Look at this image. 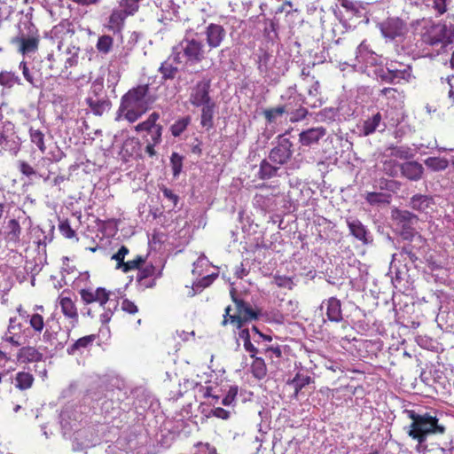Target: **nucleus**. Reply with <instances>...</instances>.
Wrapping results in <instances>:
<instances>
[{
    "label": "nucleus",
    "mask_w": 454,
    "mask_h": 454,
    "mask_svg": "<svg viewBox=\"0 0 454 454\" xmlns=\"http://www.w3.org/2000/svg\"><path fill=\"white\" fill-rule=\"evenodd\" d=\"M390 272L394 274L392 277V283L395 288L401 293L409 291L411 283L410 281V274L407 265L404 264L402 267H396L393 266V262H391Z\"/></svg>",
    "instance_id": "obj_19"
},
{
    "label": "nucleus",
    "mask_w": 454,
    "mask_h": 454,
    "mask_svg": "<svg viewBox=\"0 0 454 454\" xmlns=\"http://www.w3.org/2000/svg\"><path fill=\"white\" fill-rule=\"evenodd\" d=\"M29 135L31 142L35 144L42 153H43L45 151L44 133L39 129H34L31 127L29 129Z\"/></svg>",
    "instance_id": "obj_51"
},
{
    "label": "nucleus",
    "mask_w": 454,
    "mask_h": 454,
    "mask_svg": "<svg viewBox=\"0 0 454 454\" xmlns=\"http://www.w3.org/2000/svg\"><path fill=\"white\" fill-rule=\"evenodd\" d=\"M86 104L93 114L97 116L103 115V114L110 110L112 106V102L107 97L103 98H96L95 99L92 97H89L86 98Z\"/></svg>",
    "instance_id": "obj_31"
},
{
    "label": "nucleus",
    "mask_w": 454,
    "mask_h": 454,
    "mask_svg": "<svg viewBox=\"0 0 454 454\" xmlns=\"http://www.w3.org/2000/svg\"><path fill=\"white\" fill-rule=\"evenodd\" d=\"M20 43V51L22 54H28L35 52L38 49L39 37L31 36L25 37L24 35L17 36L12 39V43Z\"/></svg>",
    "instance_id": "obj_35"
},
{
    "label": "nucleus",
    "mask_w": 454,
    "mask_h": 454,
    "mask_svg": "<svg viewBox=\"0 0 454 454\" xmlns=\"http://www.w3.org/2000/svg\"><path fill=\"white\" fill-rule=\"evenodd\" d=\"M218 277L217 273H213L203 277L198 282H195L192 286V291L190 296H194L197 293L201 292L204 288L209 286L213 281Z\"/></svg>",
    "instance_id": "obj_47"
},
{
    "label": "nucleus",
    "mask_w": 454,
    "mask_h": 454,
    "mask_svg": "<svg viewBox=\"0 0 454 454\" xmlns=\"http://www.w3.org/2000/svg\"><path fill=\"white\" fill-rule=\"evenodd\" d=\"M200 125L207 129H210L214 127V116L216 108V102H213L209 105L200 106Z\"/></svg>",
    "instance_id": "obj_34"
},
{
    "label": "nucleus",
    "mask_w": 454,
    "mask_h": 454,
    "mask_svg": "<svg viewBox=\"0 0 454 454\" xmlns=\"http://www.w3.org/2000/svg\"><path fill=\"white\" fill-rule=\"evenodd\" d=\"M127 15L122 11L114 10L109 16V28L114 33L119 32L123 26Z\"/></svg>",
    "instance_id": "obj_39"
},
{
    "label": "nucleus",
    "mask_w": 454,
    "mask_h": 454,
    "mask_svg": "<svg viewBox=\"0 0 454 454\" xmlns=\"http://www.w3.org/2000/svg\"><path fill=\"white\" fill-rule=\"evenodd\" d=\"M274 283L280 288H287L292 290L295 286L293 277L276 274L273 277Z\"/></svg>",
    "instance_id": "obj_58"
},
{
    "label": "nucleus",
    "mask_w": 454,
    "mask_h": 454,
    "mask_svg": "<svg viewBox=\"0 0 454 454\" xmlns=\"http://www.w3.org/2000/svg\"><path fill=\"white\" fill-rule=\"evenodd\" d=\"M338 114H339L338 108L325 107L317 113V120L320 121L332 122V121H335Z\"/></svg>",
    "instance_id": "obj_52"
},
{
    "label": "nucleus",
    "mask_w": 454,
    "mask_h": 454,
    "mask_svg": "<svg viewBox=\"0 0 454 454\" xmlns=\"http://www.w3.org/2000/svg\"><path fill=\"white\" fill-rule=\"evenodd\" d=\"M356 60L365 67H383L381 57L369 48L366 41H363L356 48Z\"/></svg>",
    "instance_id": "obj_13"
},
{
    "label": "nucleus",
    "mask_w": 454,
    "mask_h": 454,
    "mask_svg": "<svg viewBox=\"0 0 454 454\" xmlns=\"http://www.w3.org/2000/svg\"><path fill=\"white\" fill-rule=\"evenodd\" d=\"M344 275L343 267L337 265L335 268L326 269L325 276L327 277L326 281L331 285H336V281L339 278H342Z\"/></svg>",
    "instance_id": "obj_53"
},
{
    "label": "nucleus",
    "mask_w": 454,
    "mask_h": 454,
    "mask_svg": "<svg viewBox=\"0 0 454 454\" xmlns=\"http://www.w3.org/2000/svg\"><path fill=\"white\" fill-rule=\"evenodd\" d=\"M113 45L114 38L109 35H102L98 39L96 49L99 53L106 55L112 51Z\"/></svg>",
    "instance_id": "obj_45"
},
{
    "label": "nucleus",
    "mask_w": 454,
    "mask_h": 454,
    "mask_svg": "<svg viewBox=\"0 0 454 454\" xmlns=\"http://www.w3.org/2000/svg\"><path fill=\"white\" fill-rule=\"evenodd\" d=\"M394 167L398 168L401 176L409 181L418 182L423 178L425 168L423 165L416 160H406L395 162Z\"/></svg>",
    "instance_id": "obj_16"
},
{
    "label": "nucleus",
    "mask_w": 454,
    "mask_h": 454,
    "mask_svg": "<svg viewBox=\"0 0 454 454\" xmlns=\"http://www.w3.org/2000/svg\"><path fill=\"white\" fill-rule=\"evenodd\" d=\"M212 91L211 78L203 76L200 80L197 81L194 85L190 87L189 103L193 107L199 108L200 106L215 102L211 96Z\"/></svg>",
    "instance_id": "obj_7"
},
{
    "label": "nucleus",
    "mask_w": 454,
    "mask_h": 454,
    "mask_svg": "<svg viewBox=\"0 0 454 454\" xmlns=\"http://www.w3.org/2000/svg\"><path fill=\"white\" fill-rule=\"evenodd\" d=\"M70 291L65 289L59 296V304L61 306L62 313L68 318L73 320V326L78 323V312L74 302L70 297L64 296L65 294H69Z\"/></svg>",
    "instance_id": "obj_27"
},
{
    "label": "nucleus",
    "mask_w": 454,
    "mask_h": 454,
    "mask_svg": "<svg viewBox=\"0 0 454 454\" xmlns=\"http://www.w3.org/2000/svg\"><path fill=\"white\" fill-rule=\"evenodd\" d=\"M435 204L434 199L431 195L416 193L408 202V207L419 213H427L428 208Z\"/></svg>",
    "instance_id": "obj_25"
},
{
    "label": "nucleus",
    "mask_w": 454,
    "mask_h": 454,
    "mask_svg": "<svg viewBox=\"0 0 454 454\" xmlns=\"http://www.w3.org/2000/svg\"><path fill=\"white\" fill-rule=\"evenodd\" d=\"M295 192L296 189H293L292 191H289L284 197L283 207L288 212L296 210L298 207V200L294 199Z\"/></svg>",
    "instance_id": "obj_60"
},
{
    "label": "nucleus",
    "mask_w": 454,
    "mask_h": 454,
    "mask_svg": "<svg viewBox=\"0 0 454 454\" xmlns=\"http://www.w3.org/2000/svg\"><path fill=\"white\" fill-rule=\"evenodd\" d=\"M145 261L146 257L137 255L134 260L125 262L124 265H122L120 269H121V270L125 273L132 270H138L145 263Z\"/></svg>",
    "instance_id": "obj_56"
},
{
    "label": "nucleus",
    "mask_w": 454,
    "mask_h": 454,
    "mask_svg": "<svg viewBox=\"0 0 454 454\" xmlns=\"http://www.w3.org/2000/svg\"><path fill=\"white\" fill-rule=\"evenodd\" d=\"M256 57L257 69L266 81V74H270L272 66V55L268 51L260 48L256 53Z\"/></svg>",
    "instance_id": "obj_32"
},
{
    "label": "nucleus",
    "mask_w": 454,
    "mask_h": 454,
    "mask_svg": "<svg viewBox=\"0 0 454 454\" xmlns=\"http://www.w3.org/2000/svg\"><path fill=\"white\" fill-rule=\"evenodd\" d=\"M278 20H270L268 22H266L265 27H264V34L266 37L273 41L275 38L278 37Z\"/></svg>",
    "instance_id": "obj_64"
},
{
    "label": "nucleus",
    "mask_w": 454,
    "mask_h": 454,
    "mask_svg": "<svg viewBox=\"0 0 454 454\" xmlns=\"http://www.w3.org/2000/svg\"><path fill=\"white\" fill-rule=\"evenodd\" d=\"M149 84H140L129 90L121 98L116 121L122 116L130 123L137 121L155 102Z\"/></svg>",
    "instance_id": "obj_2"
},
{
    "label": "nucleus",
    "mask_w": 454,
    "mask_h": 454,
    "mask_svg": "<svg viewBox=\"0 0 454 454\" xmlns=\"http://www.w3.org/2000/svg\"><path fill=\"white\" fill-rule=\"evenodd\" d=\"M97 334L86 335L76 340L71 346L67 349L69 356H74L78 352H81L83 348H88L92 346L94 340L97 339Z\"/></svg>",
    "instance_id": "obj_36"
},
{
    "label": "nucleus",
    "mask_w": 454,
    "mask_h": 454,
    "mask_svg": "<svg viewBox=\"0 0 454 454\" xmlns=\"http://www.w3.org/2000/svg\"><path fill=\"white\" fill-rule=\"evenodd\" d=\"M99 388L104 392L103 396L106 400L101 403V409L105 412H109L110 410L120 409V403L114 402V398L117 396V401H120L119 395L121 394V388H110L109 383H103L99 386Z\"/></svg>",
    "instance_id": "obj_22"
},
{
    "label": "nucleus",
    "mask_w": 454,
    "mask_h": 454,
    "mask_svg": "<svg viewBox=\"0 0 454 454\" xmlns=\"http://www.w3.org/2000/svg\"><path fill=\"white\" fill-rule=\"evenodd\" d=\"M312 382V378L308 374L298 372L294 379L288 381L289 385H292L294 388L295 394L300 392L304 387Z\"/></svg>",
    "instance_id": "obj_42"
},
{
    "label": "nucleus",
    "mask_w": 454,
    "mask_h": 454,
    "mask_svg": "<svg viewBox=\"0 0 454 454\" xmlns=\"http://www.w3.org/2000/svg\"><path fill=\"white\" fill-rule=\"evenodd\" d=\"M391 196L383 192H368L365 200L372 206L387 205L390 203Z\"/></svg>",
    "instance_id": "obj_40"
},
{
    "label": "nucleus",
    "mask_w": 454,
    "mask_h": 454,
    "mask_svg": "<svg viewBox=\"0 0 454 454\" xmlns=\"http://www.w3.org/2000/svg\"><path fill=\"white\" fill-rule=\"evenodd\" d=\"M183 161L184 156L176 152L172 153L170 156V165L174 177H176L180 175L183 168Z\"/></svg>",
    "instance_id": "obj_54"
},
{
    "label": "nucleus",
    "mask_w": 454,
    "mask_h": 454,
    "mask_svg": "<svg viewBox=\"0 0 454 454\" xmlns=\"http://www.w3.org/2000/svg\"><path fill=\"white\" fill-rule=\"evenodd\" d=\"M288 111L286 114L289 116L291 122H298L304 120L309 114L307 108L303 107L301 104L299 105L298 108H292L291 104H287Z\"/></svg>",
    "instance_id": "obj_43"
},
{
    "label": "nucleus",
    "mask_w": 454,
    "mask_h": 454,
    "mask_svg": "<svg viewBox=\"0 0 454 454\" xmlns=\"http://www.w3.org/2000/svg\"><path fill=\"white\" fill-rule=\"evenodd\" d=\"M16 387L20 390H26L32 387L34 383V377L29 372H20L15 377Z\"/></svg>",
    "instance_id": "obj_44"
},
{
    "label": "nucleus",
    "mask_w": 454,
    "mask_h": 454,
    "mask_svg": "<svg viewBox=\"0 0 454 454\" xmlns=\"http://www.w3.org/2000/svg\"><path fill=\"white\" fill-rule=\"evenodd\" d=\"M192 118L190 115H186L176 121L170 126V131L173 137H176L181 136V134L187 129L188 125L191 123Z\"/></svg>",
    "instance_id": "obj_48"
},
{
    "label": "nucleus",
    "mask_w": 454,
    "mask_h": 454,
    "mask_svg": "<svg viewBox=\"0 0 454 454\" xmlns=\"http://www.w3.org/2000/svg\"><path fill=\"white\" fill-rule=\"evenodd\" d=\"M204 35L206 36V44L209 50L219 48L227 36V31L224 27L218 23H209L205 27Z\"/></svg>",
    "instance_id": "obj_14"
},
{
    "label": "nucleus",
    "mask_w": 454,
    "mask_h": 454,
    "mask_svg": "<svg viewBox=\"0 0 454 454\" xmlns=\"http://www.w3.org/2000/svg\"><path fill=\"white\" fill-rule=\"evenodd\" d=\"M341 7L347 12H350L354 16L361 17V5L357 2L352 0H338Z\"/></svg>",
    "instance_id": "obj_62"
},
{
    "label": "nucleus",
    "mask_w": 454,
    "mask_h": 454,
    "mask_svg": "<svg viewBox=\"0 0 454 454\" xmlns=\"http://www.w3.org/2000/svg\"><path fill=\"white\" fill-rule=\"evenodd\" d=\"M380 190H387L391 192H397L402 184L394 179L380 178L378 182Z\"/></svg>",
    "instance_id": "obj_55"
},
{
    "label": "nucleus",
    "mask_w": 454,
    "mask_h": 454,
    "mask_svg": "<svg viewBox=\"0 0 454 454\" xmlns=\"http://www.w3.org/2000/svg\"><path fill=\"white\" fill-rule=\"evenodd\" d=\"M100 442L101 437L98 429L96 426H90L75 433L73 441V450L74 451H83L98 445Z\"/></svg>",
    "instance_id": "obj_8"
},
{
    "label": "nucleus",
    "mask_w": 454,
    "mask_h": 454,
    "mask_svg": "<svg viewBox=\"0 0 454 454\" xmlns=\"http://www.w3.org/2000/svg\"><path fill=\"white\" fill-rule=\"evenodd\" d=\"M421 40L429 46L441 44L442 48H445L454 43V24L446 21H432L426 27V31L421 35Z\"/></svg>",
    "instance_id": "obj_6"
},
{
    "label": "nucleus",
    "mask_w": 454,
    "mask_h": 454,
    "mask_svg": "<svg viewBox=\"0 0 454 454\" xmlns=\"http://www.w3.org/2000/svg\"><path fill=\"white\" fill-rule=\"evenodd\" d=\"M288 111L287 104L278 106L277 107L265 109L263 115L268 123H273L276 121L278 116H281L283 114H286Z\"/></svg>",
    "instance_id": "obj_46"
},
{
    "label": "nucleus",
    "mask_w": 454,
    "mask_h": 454,
    "mask_svg": "<svg viewBox=\"0 0 454 454\" xmlns=\"http://www.w3.org/2000/svg\"><path fill=\"white\" fill-rule=\"evenodd\" d=\"M372 74L381 82L389 84H398L402 81L409 82L414 78L411 65L396 60L387 61L385 66L373 69Z\"/></svg>",
    "instance_id": "obj_5"
},
{
    "label": "nucleus",
    "mask_w": 454,
    "mask_h": 454,
    "mask_svg": "<svg viewBox=\"0 0 454 454\" xmlns=\"http://www.w3.org/2000/svg\"><path fill=\"white\" fill-rule=\"evenodd\" d=\"M381 35L384 38L390 41L404 35L406 32V23L398 17H389L378 24Z\"/></svg>",
    "instance_id": "obj_11"
},
{
    "label": "nucleus",
    "mask_w": 454,
    "mask_h": 454,
    "mask_svg": "<svg viewBox=\"0 0 454 454\" xmlns=\"http://www.w3.org/2000/svg\"><path fill=\"white\" fill-rule=\"evenodd\" d=\"M285 173H286V171H284L281 168V166H279L278 164L272 163L267 158V159H263L260 162L257 177L260 180H268V179H271L273 177H279Z\"/></svg>",
    "instance_id": "obj_24"
},
{
    "label": "nucleus",
    "mask_w": 454,
    "mask_h": 454,
    "mask_svg": "<svg viewBox=\"0 0 454 454\" xmlns=\"http://www.w3.org/2000/svg\"><path fill=\"white\" fill-rule=\"evenodd\" d=\"M18 168L22 175L31 180L35 179V174H39L38 171H35V166L32 167L28 162L24 160H20L18 162Z\"/></svg>",
    "instance_id": "obj_59"
},
{
    "label": "nucleus",
    "mask_w": 454,
    "mask_h": 454,
    "mask_svg": "<svg viewBox=\"0 0 454 454\" xmlns=\"http://www.w3.org/2000/svg\"><path fill=\"white\" fill-rule=\"evenodd\" d=\"M381 127V131L386 128V124L382 123V116L380 112L373 114L372 117L367 118L363 121L361 127V132L364 136H369L374 133L378 129Z\"/></svg>",
    "instance_id": "obj_30"
},
{
    "label": "nucleus",
    "mask_w": 454,
    "mask_h": 454,
    "mask_svg": "<svg viewBox=\"0 0 454 454\" xmlns=\"http://www.w3.org/2000/svg\"><path fill=\"white\" fill-rule=\"evenodd\" d=\"M139 1L140 0H121L120 5L123 8L122 12L127 16L134 15L135 12H137L139 8Z\"/></svg>",
    "instance_id": "obj_61"
},
{
    "label": "nucleus",
    "mask_w": 454,
    "mask_h": 454,
    "mask_svg": "<svg viewBox=\"0 0 454 454\" xmlns=\"http://www.w3.org/2000/svg\"><path fill=\"white\" fill-rule=\"evenodd\" d=\"M391 218L395 223L397 234L403 240L412 241L416 238L419 243H427V240L416 231L415 225L419 220L416 214L395 207L391 211Z\"/></svg>",
    "instance_id": "obj_4"
},
{
    "label": "nucleus",
    "mask_w": 454,
    "mask_h": 454,
    "mask_svg": "<svg viewBox=\"0 0 454 454\" xmlns=\"http://www.w3.org/2000/svg\"><path fill=\"white\" fill-rule=\"evenodd\" d=\"M20 69L22 71L24 78L35 88L41 87L43 81V74L33 67L31 69L27 67V62L22 61L20 64ZM53 74L50 72L44 74V79L51 77Z\"/></svg>",
    "instance_id": "obj_23"
},
{
    "label": "nucleus",
    "mask_w": 454,
    "mask_h": 454,
    "mask_svg": "<svg viewBox=\"0 0 454 454\" xmlns=\"http://www.w3.org/2000/svg\"><path fill=\"white\" fill-rule=\"evenodd\" d=\"M59 168L52 166V162L49 159H41L35 165V171L39 174H35L36 178H42L43 182L51 180V175H55L59 172Z\"/></svg>",
    "instance_id": "obj_29"
},
{
    "label": "nucleus",
    "mask_w": 454,
    "mask_h": 454,
    "mask_svg": "<svg viewBox=\"0 0 454 454\" xmlns=\"http://www.w3.org/2000/svg\"><path fill=\"white\" fill-rule=\"evenodd\" d=\"M294 145L285 135L278 137L277 145L269 153L268 159L274 164L286 165L294 154Z\"/></svg>",
    "instance_id": "obj_9"
},
{
    "label": "nucleus",
    "mask_w": 454,
    "mask_h": 454,
    "mask_svg": "<svg viewBox=\"0 0 454 454\" xmlns=\"http://www.w3.org/2000/svg\"><path fill=\"white\" fill-rule=\"evenodd\" d=\"M230 295L231 301L236 306V315H242L253 320L259 319L261 316V310L254 309L249 302L241 298L234 287L230 290Z\"/></svg>",
    "instance_id": "obj_17"
},
{
    "label": "nucleus",
    "mask_w": 454,
    "mask_h": 454,
    "mask_svg": "<svg viewBox=\"0 0 454 454\" xmlns=\"http://www.w3.org/2000/svg\"><path fill=\"white\" fill-rule=\"evenodd\" d=\"M342 304L340 300L337 297H330L322 301L319 306V309L323 312L325 309V316L326 319L323 317V321L326 320L333 323H341L344 321L343 314H342Z\"/></svg>",
    "instance_id": "obj_15"
},
{
    "label": "nucleus",
    "mask_w": 454,
    "mask_h": 454,
    "mask_svg": "<svg viewBox=\"0 0 454 454\" xmlns=\"http://www.w3.org/2000/svg\"><path fill=\"white\" fill-rule=\"evenodd\" d=\"M155 271H156V268L152 263L145 265V267L141 266L138 269V272L137 275V282L143 283V280H145V279L154 276Z\"/></svg>",
    "instance_id": "obj_57"
},
{
    "label": "nucleus",
    "mask_w": 454,
    "mask_h": 454,
    "mask_svg": "<svg viewBox=\"0 0 454 454\" xmlns=\"http://www.w3.org/2000/svg\"><path fill=\"white\" fill-rule=\"evenodd\" d=\"M428 169L434 172L445 170L449 167V160L442 157L431 156L424 160Z\"/></svg>",
    "instance_id": "obj_37"
},
{
    "label": "nucleus",
    "mask_w": 454,
    "mask_h": 454,
    "mask_svg": "<svg viewBox=\"0 0 454 454\" xmlns=\"http://www.w3.org/2000/svg\"><path fill=\"white\" fill-rule=\"evenodd\" d=\"M347 225L350 234L364 245H370L373 243L372 234L360 220L356 218H348Z\"/></svg>",
    "instance_id": "obj_18"
},
{
    "label": "nucleus",
    "mask_w": 454,
    "mask_h": 454,
    "mask_svg": "<svg viewBox=\"0 0 454 454\" xmlns=\"http://www.w3.org/2000/svg\"><path fill=\"white\" fill-rule=\"evenodd\" d=\"M79 293L84 304L98 301L101 307H105L107 301H110L111 292L104 287H98L94 293L90 289H81Z\"/></svg>",
    "instance_id": "obj_20"
},
{
    "label": "nucleus",
    "mask_w": 454,
    "mask_h": 454,
    "mask_svg": "<svg viewBox=\"0 0 454 454\" xmlns=\"http://www.w3.org/2000/svg\"><path fill=\"white\" fill-rule=\"evenodd\" d=\"M43 355L37 348L32 346L21 347L17 354L18 363H33L43 361Z\"/></svg>",
    "instance_id": "obj_28"
},
{
    "label": "nucleus",
    "mask_w": 454,
    "mask_h": 454,
    "mask_svg": "<svg viewBox=\"0 0 454 454\" xmlns=\"http://www.w3.org/2000/svg\"><path fill=\"white\" fill-rule=\"evenodd\" d=\"M140 147L141 143L138 138L129 137L123 142L121 151L124 153V155L132 157L138 153Z\"/></svg>",
    "instance_id": "obj_41"
},
{
    "label": "nucleus",
    "mask_w": 454,
    "mask_h": 454,
    "mask_svg": "<svg viewBox=\"0 0 454 454\" xmlns=\"http://www.w3.org/2000/svg\"><path fill=\"white\" fill-rule=\"evenodd\" d=\"M6 229V235L10 240L19 241L21 234V227L16 219L8 221Z\"/></svg>",
    "instance_id": "obj_49"
},
{
    "label": "nucleus",
    "mask_w": 454,
    "mask_h": 454,
    "mask_svg": "<svg viewBox=\"0 0 454 454\" xmlns=\"http://www.w3.org/2000/svg\"><path fill=\"white\" fill-rule=\"evenodd\" d=\"M160 119V114L153 112L148 118L135 126L137 132L145 131L151 137L152 142L154 144H160L162 141L163 126L157 121Z\"/></svg>",
    "instance_id": "obj_12"
},
{
    "label": "nucleus",
    "mask_w": 454,
    "mask_h": 454,
    "mask_svg": "<svg viewBox=\"0 0 454 454\" xmlns=\"http://www.w3.org/2000/svg\"><path fill=\"white\" fill-rule=\"evenodd\" d=\"M392 155L400 159L410 160L414 154L408 146H395L392 148Z\"/></svg>",
    "instance_id": "obj_63"
},
{
    "label": "nucleus",
    "mask_w": 454,
    "mask_h": 454,
    "mask_svg": "<svg viewBox=\"0 0 454 454\" xmlns=\"http://www.w3.org/2000/svg\"><path fill=\"white\" fill-rule=\"evenodd\" d=\"M251 373L256 380H262L267 375V365L262 357H255L251 364Z\"/></svg>",
    "instance_id": "obj_38"
},
{
    "label": "nucleus",
    "mask_w": 454,
    "mask_h": 454,
    "mask_svg": "<svg viewBox=\"0 0 454 454\" xmlns=\"http://www.w3.org/2000/svg\"><path fill=\"white\" fill-rule=\"evenodd\" d=\"M198 35L192 28L185 30L183 39L171 49L170 58L175 64L191 67L206 59L205 44Z\"/></svg>",
    "instance_id": "obj_3"
},
{
    "label": "nucleus",
    "mask_w": 454,
    "mask_h": 454,
    "mask_svg": "<svg viewBox=\"0 0 454 454\" xmlns=\"http://www.w3.org/2000/svg\"><path fill=\"white\" fill-rule=\"evenodd\" d=\"M404 413L412 422L404 427L406 434L418 442L416 450L420 452L427 448V440L428 436L443 434L446 431L445 426L438 418V411H416L414 410H404Z\"/></svg>",
    "instance_id": "obj_1"
},
{
    "label": "nucleus",
    "mask_w": 454,
    "mask_h": 454,
    "mask_svg": "<svg viewBox=\"0 0 454 454\" xmlns=\"http://www.w3.org/2000/svg\"><path fill=\"white\" fill-rule=\"evenodd\" d=\"M170 59L171 58L169 56L168 59L163 61L158 68V72L161 75V83H164L167 81H173L179 73V68L177 66H174L173 63L170 62Z\"/></svg>",
    "instance_id": "obj_33"
},
{
    "label": "nucleus",
    "mask_w": 454,
    "mask_h": 454,
    "mask_svg": "<svg viewBox=\"0 0 454 454\" xmlns=\"http://www.w3.org/2000/svg\"><path fill=\"white\" fill-rule=\"evenodd\" d=\"M14 84H21L20 78L13 72H0V85L12 88Z\"/></svg>",
    "instance_id": "obj_50"
},
{
    "label": "nucleus",
    "mask_w": 454,
    "mask_h": 454,
    "mask_svg": "<svg viewBox=\"0 0 454 454\" xmlns=\"http://www.w3.org/2000/svg\"><path fill=\"white\" fill-rule=\"evenodd\" d=\"M288 67L286 62L282 58H275L272 61L271 69L269 74H266V82L269 84H277L280 82L282 76L286 74Z\"/></svg>",
    "instance_id": "obj_26"
},
{
    "label": "nucleus",
    "mask_w": 454,
    "mask_h": 454,
    "mask_svg": "<svg viewBox=\"0 0 454 454\" xmlns=\"http://www.w3.org/2000/svg\"><path fill=\"white\" fill-rule=\"evenodd\" d=\"M21 145V139L15 131L14 124L10 121L2 122L0 130V146L4 151L16 154Z\"/></svg>",
    "instance_id": "obj_10"
},
{
    "label": "nucleus",
    "mask_w": 454,
    "mask_h": 454,
    "mask_svg": "<svg viewBox=\"0 0 454 454\" xmlns=\"http://www.w3.org/2000/svg\"><path fill=\"white\" fill-rule=\"evenodd\" d=\"M325 135L326 129L323 127L310 128L299 134V142L302 146L310 148L318 145Z\"/></svg>",
    "instance_id": "obj_21"
}]
</instances>
